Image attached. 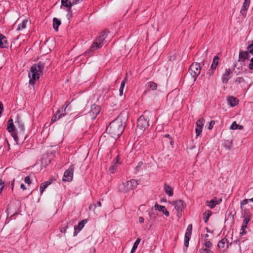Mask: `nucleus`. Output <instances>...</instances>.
I'll use <instances>...</instances> for the list:
<instances>
[{
  "label": "nucleus",
  "mask_w": 253,
  "mask_h": 253,
  "mask_svg": "<svg viewBox=\"0 0 253 253\" xmlns=\"http://www.w3.org/2000/svg\"><path fill=\"white\" fill-rule=\"evenodd\" d=\"M146 87L148 89L155 90L157 89V84L153 82H149L146 84Z\"/></svg>",
  "instance_id": "obj_23"
},
{
  "label": "nucleus",
  "mask_w": 253,
  "mask_h": 253,
  "mask_svg": "<svg viewBox=\"0 0 253 253\" xmlns=\"http://www.w3.org/2000/svg\"><path fill=\"white\" fill-rule=\"evenodd\" d=\"M20 187L23 190H25L26 189V187L25 185L23 183H22L21 184Z\"/></svg>",
  "instance_id": "obj_52"
},
{
  "label": "nucleus",
  "mask_w": 253,
  "mask_h": 253,
  "mask_svg": "<svg viewBox=\"0 0 253 253\" xmlns=\"http://www.w3.org/2000/svg\"><path fill=\"white\" fill-rule=\"evenodd\" d=\"M169 139H170V144L171 145H173V141L172 140V139L171 138H169Z\"/></svg>",
  "instance_id": "obj_57"
},
{
  "label": "nucleus",
  "mask_w": 253,
  "mask_h": 253,
  "mask_svg": "<svg viewBox=\"0 0 253 253\" xmlns=\"http://www.w3.org/2000/svg\"><path fill=\"white\" fill-rule=\"evenodd\" d=\"M201 253H213L212 251L211 250V248H202L200 250Z\"/></svg>",
  "instance_id": "obj_31"
},
{
  "label": "nucleus",
  "mask_w": 253,
  "mask_h": 253,
  "mask_svg": "<svg viewBox=\"0 0 253 253\" xmlns=\"http://www.w3.org/2000/svg\"><path fill=\"white\" fill-rule=\"evenodd\" d=\"M233 71L230 68L226 69L224 73L223 74L221 80L223 84H227L228 81L231 79L232 77Z\"/></svg>",
  "instance_id": "obj_12"
},
{
  "label": "nucleus",
  "mask_w": 253,
  "mask_h": 253,
  "mask_svg": "<svg viewBox=\"0 0 253 253\" xmlns=\"http://www.w3.org/2000/svg\"><path fill=\"white\" fill-rule=\"evenodd\" d=\"M125 125L122 118L119 116L112 121L106 128L107 132L114 138H118L123 133Z\"/></svg>",
  "instance_id": "obj_2"
},
{
  "label": "nucleus",
  "mask_w": 253,
  "mask_h": 253,
  "mask_svg": "<svg viewBox=\"0 0 253 253\" xmlns=\"http://www.w3.org/2000/svg\"><path fill=\"white\" fill-rule=\"evenodd\" d=\"M219 58L218 56H215L213 59L212 64L211 66V69L212 70H215L218 64V61Z\"/></svg>",
  "instance_id": "obj_22"
},
{
  "label": "nucleus",
  "mask_w": 253,
  "mask_h": 253,
  "mask_svg": "<svg viewBox=\"0 0 253 253\" xmlns=\"http://www.w3.org/2000/svg\"><path fill=\"white\" fill-rule=\"evenodd\" d=\"M164 190L166 193H167L169 196H172L173 195L172 189L169 185L167 184L165 185Z\"/></svg>",
  "instance_id": "obj_24"
},
{
  "label": "nucleus",
  "mask_w": 253,
  "mask_h": 253,
  "mask_svg": "<svg viewBox=\"0 0 253 253\" xmlns=\"http://www.w3.org/2000/svg\"><path fill=\"white\" fill-rule=\"evenodd\" d=\"M228 104L231 106L234 107L237 105L238 100L234 97L230 96L228 98Z\"/></svg>",
  "instance_id": "obj_21"
},
{
  "label": "nucleus",
  "mask_w": 253,
  "mask_h": 253,
  "mask_svg": "<svg viewBox=\"0 0 253 253\" xmlns=\"http://www.w3.org/2000/svg\"><path fill=\"white\" fill-rule=\"evenodd\" d=\"M4 187V182L2 180H0V193L2 191Z\"/></svg>",
  "instance_id": "obj_45"
},
{
  "label": "nucleus",
  "mask_w": 253,
  "mask_h": 253,
  "mask_svg": "<svg viewBox=\"0 0 253 253\" xmlns=\"http://www.w3.org/2000/svg\"><path fill=\"white\" fill-rule=\"evenodd\" d=\"M87 219H84L80 222L77 226L74 227V236L77 235L78 233L84 228V225L87 223Z\"/></svg>",
  "instance_id": "obj_15"
},
{
  "label": "nucleus",
  "mask_w": 253,
  "mask_h": 253,
  "mask_svg": "<svg viewBox=\"0 0 253 253\" xmlns=\"http://www.w3.org/2000/svg\"><path fill=\"white\" fill-rule=\"evenodd\" d=\"M24 181L26 183L30 185L31 184V180L29 176H27L25 178Z\"/></svg>",
  "instance_id": "obj_40"
},
{
  "label": "nucleus",
  "mask_w": 253,
  "mask_h": 253,
  "mask_svg": "<svg viewBox=\"0 0 253 253\" xmlns=\"http://www.w3.org/2000/svg\"><path fill=\"white\" fill-rule=\"evenodd\" d=\"M140 239L139 238H137V239L136 240V241L134 242L133 247L131 249V253H133L135 250L137 249L139 244L140 243Z\"/></svg>",
  "instance_id": "obj_30"
},
{
  "label": "nucleus",
  "mask_w": 253,
  "mask_h": 253,
  "mask_svg": "<svg viewBox=\"0 0 253 253\" xmlns=\"http://www.w3.org/2000/svg\"><path fill=\"white\" fill-rule=\"evenodd\" d=\"M44 68V64L40 62L38 64L33 65L28 73L29 83L34 85L36 81L38 80L42 75V71Z\"/></svg>",
  "instance_id": "obj_3"
},
{
  "label": "nucleus",
  "mask_w": 253,
  "mask_h": 253,
  "mask_svg": "<svg viewBox=\"0 0 253 253\" xmlns=\"http://www.w3.org/2000/svg\"><path fill=\"white\" fill-rule=\"evenodd\" d=\"M66 16H67V17L68 18V19H70V18L71 17V15L69 13H68L67 14Z\"/></svg>",
  "instance_id": "obj_58"
},
{
  "label": "nucleus",
  "mask_w": 253,
  "mask_h": 253,
  "mask_svg": "<svg viewBox=\"0 0 253 253\" xmlns=\"http://www.w3.org/2000/svg\"><path fill=\"white\" fill-rule=\"evenodd\" d=\"M250 201V199H244L241 202V208L242 209V206L243 205H246L248 203V202Z\"/></svg>",
  "instance_id": "obj_42"
},
{
  "label": "nucleus",
  "mask_w": 253,
  "mask_h": 253,
  "mask_svg": "<svg viewBox=\"0 0 253 253\" xmlns=\"http://www.w3.org/2000/svg\"><path fill=\"white\" fill-rule=\"evenodd\" d=\"M143 163L142 162H139L137 165V166L136 167V169L137 170H139L141 168V166L143 165Z\"/></svg>",
  "instance_id": "obj_47"
},
{
  "label": "nucleus",
  "mask_w": 253,
  "mask_h": 253,
  "mask_svg": "<svg viewBox=\"0 0 253 253\" xmlns=\"http://www.w3.org/2000/svg\"><path fill=\"white\" fill-rule=\"evenodd\" d=\"M137 127L141 130L144 131L149 126V121L143 116H141L137 120Z\"/></svg>",
  "instance_id": "obj_10"
},
{
  "label": "nucleus",
  "mask_w": 253,
  "mask_h": 253,
  "mask_svg": "<svg viewBox=\"0 0 253 253\" xmlns=\"http://www.w3.org/2000/svg\"><path fill=\"white\" fill-rule=\"evenodd\" d=\"M251 63L249 65V68L250 70L253 69V57L251 58L250 60Z\"/></svg>",
  "instance_id": "obj_44"
},
{
  "label": "nucleus",
  "mask_w": 253,
  "mask_h": 253,
  "mask_svg": "<svg viewBox=\"0 0 253 253\" xmlns=\"http://www.w3.org/2000/svg\"><path fill=\"white\" fill-rule=\"evenodd\" d=\"M238 125L235 121L231 125V126L230 127V129H232V130L237 129L238 128Z\"/></svg>",
  "instance_id": "obj_36"
},
{
  "label": "nucleus",
  "mask_w": 253,
  "mask_h": 253,
  "mask_svg": "<svg viewBox=\"0 0 253 253\" xmlns=\"http://www.w3.org/2000/svg\"><path fill=\"white\" fill-rule=\"evenodd\" d=\"M69 105V103L66 102L65 106H62L60 109H59L56 112V114H55L51 119V122H54L56 121L59 120L60 118L65 116L66 114V110Z\"/></svg>",
  "instance_id": "obj_7"
},
{
  "label": "nucleus",
  "mask_w": 253,
  "mask_h": 253,
  "mask_svg": "<svg viewBox=\"0 0 253 253\" xmlns=\"http://www.w3.org/2000/svg\"><path fill=\"white\" fill-rule=\"evenodd\" d=\"M139 222L140 223H142L144 222V219L142 217H139L138 219Z\"/></svg>",
  "instance_id": "obj_51"
},
{
  "label": "nucleus",
  "mask_w": 253,
  "mask_h": 253,
  "mask_svg": "<svg viewBox=\"0 0 253 253\" xmlns=\"http://www.w3.org/2000/svg\"><path fill=\"white\" fill-rule=\"evenodd\" d=\"M208 236V234H206L205 237H207Z\"/></svg>",
  "instance_id": "obj_63"
},
{
  "label": "nucleus",
  "mask_w": 253,
  "mask_h": 253,
  "mask_svg": "<svg viewBox=\"0 0 253 253\" xmlns=\"http://www.w3.org/2000/svg\"><path fill=\"white\" fill-rule=\"evenodd\" d=\"M84 0H72V4L76 5L82 2Z\"/></svg>",
  "instance_id": "obj_43"
},
{
  "label": "nucleus",
  "mask_w": 253,
  "mask_h": 253,
  "mask_svg": "<svg viewBox=\"0 0 253 253\" xmlns=\"http://www.w3.org/2000/svg\"><path fill=\"white\" fill-rule=\"evenodd\" d=\"M8 46V43L6 37L0 33V48H6Z\"/></svg>",
  "instance_id": "obj_19"
},
{
  "label": "nucleus",
  "mask_w": 253,
  "mask_h": 253,
  "mask_svg": "<svg viewBox=\"0 0 253 253\" xmlns=\"http://www.w3.org/2000/svg\"><path fill=\"white\" fill-rule=\"evenodd\" d=\"M250 201L253 202V197L251 199H250Z\"/></svg>",
  "instance_id": "obj_61"
},
{
  "label": "nucleus",
  "mask_w": 253,
  "mask_h": 253,
  "mask_svg": "<svg viewBox=\"0 0 253 253\" xmlns=\"http://www.w3.org/2000/svg\"><path fill=\"white\" fill-rule=\"evenodd\" d=\"M165 137H169V138H170V136H169V134H166V135H165Z\"/></svg>",
  "instance_id": "obj_60"
},
{
  "label": "nucleus",
  "mask_w": 253,
  "mask_h": 253,
  "mask_svg": "<svg viewBox=\"0 0 253 253\" xmlns=\"http://www.w3.org/2000/svg\"><path fill=\"white\" fill-rule=\"evenodd\" d=\"M190 239V238H184V247L186 248H188V247L189 246V242Z\"/></svg>",
  "instance_id": "obj_41"
},
{
  "label": "nucleus",
  "mask_w": 253,
  "mask_h": 253,
  "mask_svg": "<svg viewBox=\"0 0 253 253\" xmlns=\"http://www.w3.org/2000/svg\"><path fill=\"white\" fill-rule=\"evenodd\" d=\"M61 21L60 19L54 17L53 19V29L57 31L58 30V27L61 25Z\"/></svg>",
  "instance_id": "obj_20"
},
{
  "label": "nucleus",
  "mask_w": 253,
  "mask_h": 253,
  "mask_svg": "<svg viewBox=\"0 0 253 253\" xmlns=\"http://www.w3.org/2000/svg\"><path fill=\"white\" fill-rule=\"evenodd\" d=\"M125 83H126V80L125 79L124 80H123L122 81V83L121 84V85H120V89H124L125 85Z\"/></svg>",
  "instance_id": "obj_49"
},
{
  "label": "nucleus",
  "mask_w": 253,
  "mask_h": 253,
  "mask_svg": "<svg viewBox=\"0 0 253 253\" xmlns=\"http://www.w3.org/2000/svg\"><path fill=\"white\" fill-rule=\"evenodd\" d=\"M201 67L200 64L197 62L193 63L190 68L189 72L194 81H195L197 77L200 74Z\"/></svg>",
  "instance_id": "obj_6"
},
{
  "label": "nucleus",
  "mask_w": 253,
  "mask_h": 253,
  "mask_svg": "<svg viewBox=\"0 0 253 253\" xmlns=\"http://www.w3.org/2000/svg\"><path fill=\"white\" fill-rule=\"evenodd\" d=\"M68 229V226L62 227L61 229V232L62 233H66L67 230Z\"/></svg>",
  "instance_id": "obj_50"
},
{
  "label": "nucleus",
  "mask_w": 253,
  "mask_h": 253,
  "mask_svg": "<svg viewBox=\"0 0 253 253\" xmlns=\"http://www.w3.org/2000/svg\"><path fill=\"white\" fill-rule=\"evenodd\" d=\"M247 227V225H245L244 224H243L241 229V232H240L241 235H243L244 234V233H245V232L244 231V230H245V229Z\"/></svg>",
  "instance_id": "obj_39"
},
{
  "label": "nucleus",
  "mask_w": 253,
  "mask_h": 253,
  "mask_svg": "<svg viewBox=\"0 0 253 253\" xmlns=\"http://www.w3.org/2000/svg\"><path fill=\"white\" fill-rule=\"evenodd\" d=\"M100 111V107L97 105L93 104L91 106L90 110L89 111L88 115L91 117L92 119H94L99 113Z\"/></svg>",
  "instance_id": "obj_11"
},
{
  "label": "nucleus",
  "mask_w": 253,
  "mask_h": 253,
  "mask_svg": "<svg viewBox=\"0 0 253 253\" xmlns=\"http://www.w3.org/2000/svg\"><path fill=\"white\" fill-rule=\"evenodd\" d=\"M252 42L253 43L248 46V50L250 53L253 55V40Z\"/></svg>",
  "instance_id": "obj_38"
},
{
  "label": "nucleus",
  "mask_w": 253,
  "mask_h": 253,
  "mask_svg": "<svg viewBox=\"0 0 253 253\" xmlns=\"http://www.w3.org/2000/svg\"><path fill=\"white\" fill-rule=\"evenodd\" d=\"M192 225L191 224L188 226L184 237H190L192 234Z\"/></svg>",
  "instance_id": "obj_25"
},
{
  "label": "nucleus",
  "mask_w": 253,
  "mask_h": 253,
  "mask_svg": "<svg viewBox=\"0 0 253 253\" xmlns=\"http://www.w3.org/2000/svg\"><path fill=\"white\" fill-rule=\"evenodd\" d=\"M123 89H119V94L120 96H122L123 94Z\"/></svg>",
  "instance_id": "obj_54"
},
{
  "label": "nucleus",
  "mask_w": 253,
  "mask_h": 253,
  "mask_svg": "<svg viewBox=\"0 0 253 253\" xmlns=\"http://www.w3.org/2000/svg\"><path fill=\"white\" fill-rule=\"evenodd\" d=\"M97 206H98V207H100V206H101V203H100V202H98L97 203Z\"/></svg>",
  "instance_id": "obj_59"
},
{
  "label": "nucleus",
  "mask_w": 253,
  "mask_h": 253,
  "mask_svg": "<svg viewBox=\"0 0 253 253\" xmlns=\"http://www.w3.org/2000/svg\"><path fill=\"white\" fill-rule=\"evenodd\" d=\"M249 53L247 51H242L239 53V58L243 60L248 58Z\"/></svg>",
  "instance_id": "obj_26"
},
{
  "label": "nucleus",
  "mask_w": 253,
  "mask_h": 253,
  "mask_svg": "<svg viewBox=\"0 0 253 253\" xmlns=\"http://www.w3.org/2000/svg\"><path fill=\"white\" fill-rule=\"evenodd\" d=\"M149 215H150V216H152V213H149Z\"/></svg>",
  "instance_id": "obj_62"
},
{
  "label": "nucleus",
  "mask_w": 253,
  "mask_h": 253,
  "mask_svg": "<svg viewBox=\"0 0 253 253\" xmlns=\"http://www.w3.org/2000/svg\"><path fill=\"white\" fill-rule=\"evenodd\" d=\"M105 33L103 32L95 41L92 43L90 47V50L91 51H94L102 46L103 42L106 38Z\"/></svg>",
  "instance_id": "obj_5"
},
{
  "label": "nucleus",
  "mask_w": 253,
  "mask_h": 253,
  "mask_svg": "<svg viewBox=\"0 0 253 253\" xmlns=\"http://www.w3.org/2000/svg\"><path fill=\"white\" fill-rule=\"evenodd\" d=\"M3 109V106L2 103L0 102V114L1 113V112Z\"/></svg>",
  "instance_id": "obj_53"
},
{
  "label": "nucleus",
  "mask_w": 253,
  "mask_h": 253,
  "mask_svg": "<svg viewBox=\"0 0 253 253\" xmlns=\"http://www.w3.org/2000/svg\"><path fill=\"white\" fill-rule=\"evenodd\" d=\"M234 82L236 84H241L242 83H245V81L243 78L238 77L236 79Z\"/></svg>",
  "instance_id": "obj_33"
},
{
  "label": "nucleus",
  "mask_w": 253,
  "mask_h": 253,
  "mask_svg": "<svg viewBox=\"0 0 253 253\" xmlns=\"http://www.w3.org/2000/svg\"><path fill=\"white\" fill-rule=\"evenodd\" d=\"M61 8H62V7H66V11L68 12H71V7L74 5L72 4V2L69 1V0H61Z\"/></svg>",
  "instance_id": "obj_18"
},
{
  "label": "nucleus",
  "mask_w": 253,
  "mask_h": 253,
  "mask_svg": "<svg viewBox=\"0 0 253 253\" xmlns=\"http://www.w3.org/2000/svg\"><path fill=\"white\" fill-rule=\"evenodd\" d=\"M214 122L213 121H211L210 122V124H209V126H208V128L209 129H211L213 127V126L214 124Z\"/></svg>",
  "instance_id": "obj_46"
},
{
  "label": "nucleus",
  "mask_w": 253,
  "mask_h": 253,
  "mask_svg": "<svg viewBox=\"0 0 253 253\" xmlns=\"http://www.w3.org/2000/svg\"><path fill=\"white\" fill-rule=\"evenodd\" d=\"M211 211L210 210H208L204 213L203 216H204V219L205 220V222H207L208 220V219H209V217H210V216L211 215Z\"/></svg>",
  "instance_id": "obj_29"
},
{
  "label": "nucleus",
  "mask_w": 253,
  "mask_h": 253,
  "mask_svg": "<svg viewBox=\"0 0 253 253\" xmlns=\"http://www.w3.org/2000/svg\"><path fill=\"white\" fill-rule=\"evenodd\" d=\"M204 247L207 248H211L212 247V243L210 241H206L204 244Z\"/></svg>",
  "instance_id": "obj_37"
},
{
  "label": "nucleus",
  "mask_w": 253,
  "mask_h": 253,
  "mask_svg": "<svg viewBox=\"0 0 253 253\" xmlns=\"http://www.w3.org/2000/svg\"><path fill=\"white\" fill-rule=\"evenodd\" d=\"M250 2L251 0H244L243 6L240 10V13L244 17H245L247 15V11L248 10L249 7Z\"/></svg>",
  "instance_id": "obj_16"
},
{
  "label": "nucleus",
  "mask_w": 253,
  "mask_h": 253,
  "mask_svg": "<svg viewBox=\"0 0 253 253\" xmlns=\"http://www.w3.org/2000/svg\"><path fill=\"white\" fill-rule=\"evenodd\" d=\"M14 181H15V179H14L12 180V183H11V188H12V190H13V188H14Z\"/></svg>",
  "instance_id": "obj_55"
},
{
  "label": "nucleus",
  "mask_w": 253,
  "mask_h": 253,
  "mask_svg": "<svg viewBox=\"0 0 253 253\" xmlns=\"http://www.w3.org/2000/svg\"><path fill=\"white\" fill-rule=\"evenodd\" d=\"M205 120L204 119H200L196 122L197 126L203 127L204 125Z\"/></svg>",
  "instance_id": "obj_32"
},
{
  "label": "nucleus",
  "mask_w": 253,
  "mask_h": 253,
  "mask_svg": "<svg viewBox=\"0 0 253 253\" xmlns=\"http://www.w3.org/2000/svg\"><path fill=\"white\" fill-rule=\"evenodd\" d=\"M203 130V127H200V126H197L195 129V132H196V137H197V136H199Z\"/></svg>",
  "instance_id": "obj_34"
},
{
  "label": "nucleus",
  "mask_w": 253,
  "mask_h": 253,
  "mask_svg": "<svg viewBox=\"0 0 253 253\" xmlns=\"http://www.w3.org/2000/svg\"><path fill=\"white\" fill-rule=\"evenodd\" d=\"M154 208L156 210L162 212L166 216H169V212L166 209L165 206L159 205L157 203H156L154 206Z\"/></svg>",
  "instance_id": "obj_17"
},
{
  "label": "nucleus",
  "mask_w": 253,
  "mask_h": 253,
  "mask_svg": "<svg viewBox=\"0 0 253 253\" xmlns=\"http://www.w3.org/2000/svg\"><path fill=\"white\" fill-rule=\"evenodd\" d=\"M243 128H244V127L243 126H240V125H238L237 129L241 130V129H243Z\"/></svg>",
  "instance_id": "obj_56"
},
{
  "label": "nucleus",
  "mask_w": 253,
  "mask_h": 253,
  "mask_svg": "<svg viewBox=\"0 0 253 253\" xmlns=\"http://www.w3.org/2000/svg\"><path fill=\"white\" fill-rule=\"evenodd\" d=\"M117 162L116 163H117ZM117 169V166L116 164H115L114 165L111 166L109 169V170L110 171L111 173H114Z\"/></svg>",
  "instance_id": "obj_35"
},
{
  "label": "nucleus",
  "mask_w": 253,
  "mask_h": 253,
  "mask_svg": "<svg viewBox=\"0 0 253 253\" xmlns=\"http://www.w3.org/2000/svg\"><path fill=\"white\" fill-rule=\"evenodd\" d=\"M50 182L49 181H46L42 183L40 186V192L41 194L42 193L44 190L50 184Z\"/></svg>",
  "instance_id": "obj_27"
},
{
  "label": "nucleus",
  "mask_w": 253,
  "mask_h": 253,
  "mask_svg": "<svg viewBox=\"0 0 253 253\" xmlns=\"http://www.w3.org/2000/svg\"><path fill=\"white\" fill-rule=\"evenodd\" d=\"M173 205L174 206L175 209L177 211V215L179 217L181 216V212L183 209V202L182 200H179L175 201Z\"/></svg>",
  "instance_id": "obj_13"
},
{
  "label": "nucleus",
  "mask_w": 253,
  "mask_h": 253,
  "mask_svg": "<svg viewBox=\"0 0 253 253\" xmlns=\"http://www.w3.org/2000/svg\"><path fill=\"white\" fill-rule=\"evenodd\" d=\"M138 185L137 181L135 179H131L119 186V190L123 193H127L136 188Z\"/></svg>",
  "instance_id": "obj_4"
},
{
  "label": "nucleus",
  "mask_w": 253,
  "mask_h": 253,
  "mask_svg": "<svg viewBox=\"0 0 253 253\" xmlns=\"http://www.w3.org/2000/svg\"><path fill=\"white\" fill-rule=\"evenodd\" d=\"M221 201V199H217L216 197H214L211 201H207L206 202V205L211 209H213L216 205L219 204Z\"/></svg>",
  "instance_id": "obj_14"
},
{
  "label": "nucleus",
  "mask_w": 253,
  "mask_h": 253,
  "mask_svg": "<svg viewBox=\"0 0 253 253\" xmlns=\"http://www.w3.org/2000/svg\"><path fill=\"white\" fill-rule=\"evenodd\" d=\"M74 170V166L73 165H71L65 171L62 180L65 181H71L73 179Z\"/></svg>",
  "instance_id": "obj_9"
},
{
  "label": "nucleus",
  "mask_w": 253,
  "mask_h": 253,
  "mask_svg": "<svg viewBox=\"0 0 253 253\" xmlns=\"http://www.w3.org/2000/svg\"><path fill=\"white\" fill-rule=\"evenodd\" d=\"M27 22V20H23L21 24L18 25L17 30H22L24 29L26 27Z\"/></svg>",
  "instance_id": "obj_28"
},
{
  "label": "nucleus",
  "mask_w": 253,
  "mask_h": 253,
  "mask_svg": "<svg viewBox=\"0 0 253 253\" xmlns=\"http://www.w3.org/2000/svg\"><path fill=\"white\" fill-rule=\"evenodd\" d=\"M232 242L230 243L227 238H222L220 241L218 242V248L219 251L221 253L225 252L229 248V245H231Z\"/></svg>",
  "instance_id": "obj_8"
},
{
  "label": "nucleus",
  "mask_w": 253,
  "mask_h": 253,
  "mask_svg": "<svg viewBox=\"0 0 253 253\" xmlns=\"http://www.w3.org/2000/svg\"><path fill=\"white\" fill-rule=\"evenodd\" d=\"M15 125H14L13 120L10 119L7 122V131L11 133V135L13 138L16 144H18L19 139L24 138L25 139V125L22 119L17 117L15 121Z\"/></svg>",
  "instance_id": "obj_1"
},
{
  "label": "nucleus",
  "mask_w": 253,
  "mask_h": 253,
  "mask_svg": "<svg viewBox=\"0 0 253 253\" xmlns=\"http://www.w3.org/2000/svg\"><path fill=\"white\" fill-rule=\"evenodd\" d=\"M250 219L249 217H246L243 221V224L245 225H247L249 222L250 221Z\"/></svg>",
  "instance_id": "obj_48"
}]
</instances>
